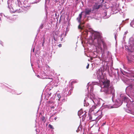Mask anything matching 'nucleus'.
I'll return each mask as SVG.
<instances>
[{
  "mask_svg": "<svg viewBox=\"0 0 134 134\" xmlns=\"http://www.w3.org/2000/svg\"><path fill=\"white\" fill-rule=\"evenodd\" d=\"M83 12H81V13L79 14V17L77 18V19L78 22L80 23L78 26V28L79 29L81 30H82L83 28L84 25H82L83 24V23H81V20L82 18V13Z\"/></svg>",
  "mask_w": 134,
  "mask_h": 134,
  "instance_id": "7ed1b4c3",
  "label": "nucleus"
},
{
  "mask_svg": "<svg viewBox=\"0 0 134 134\" xmlns=\"http://www.w3.org/2000/svg\"><path fill=\"white\" fill-rule=\"evenodd\" d=\"M80 127H79V129Z\"/></svg>",
  "mask_w": 134,
  "mask_h": 134,
  "instance_id": "473e14b6",
  "label": "nucleus"
},
{
  "mask_svg": "<svg viewBox=\"0 0 134 134\" xmlns=\"http://www.w3.org/2000/svg\"><path fill=\"white\" fill-rule=\"evenodd\" d=\"M91 12V9H86L85 12V14L86 15H88L90 14Z\"/></svg>",
  "mask_w": 134,
  "mask_h": 134,
  "instance_id": "39448f33",
  "label": "nucleus"
},
{
  "mask_svg": "<svg viewBox=\"0 0 134 134\" xmlns=\"http://www.w3.org/2000/svg\"><path fill=\"white\" fill-rule=\"evenodd\" d=\"M103 46H104H104H105V44H104V43H103Z\"/></svg>",
  "mask_w": 134,
  "mask_h": 134,
  "instance_id": "393cba45",
  "label": "nucleus"
},
{
  "mask_svg": "<svg viewBox=\"0 0 134 134\" xmlns=\"http://www.w3.org/2000/svg\"><path fill=\"white\" fill-rule=\"evenodd\" d=\"M90 119H92V118H91V117H90Z\"/></svg>",
  "mask_w": 134,
  "mask_h": 134,
  "instance_id": "bb28decb",
  "label": "nucleus"
},
{
  "mask_svg": "<svg viewBox=\"0 0 134 134\" xmlns=\"http://www.w3.org/2000/svg\"><path fill=\"white\" fill-rule=\"evenodd\" d=\"M83 47H84V45H83Z\"/></svg>",
  "mask_w": 134,
  "mask_h": 134,
  "instance_id": "2f4dec72",
  "label": "nucleus"
},
{
  "mask_svg": "<svg viewBox=\"0 0 134 134\" xmlns=\"http://www.w3.org/2000/svg\"><path fill=\"white\" fill-rule=\"evenodd\" d=\"M83 35H82L81 36V39L82 40L81 43H82V44H83V40H82V39H83Z\"/></svg>",
  "mask_w": 134,
  "mask_h": 134,
  "instance_id": "2eb2a0df",
  "label": "nucleus"
},
{
  "mask_svg": "<svg viewBox=\"0 0 134 134\" xmlns=\"http://www.w3.org/2000/svg\"><path fill=\"white\" fill-rule=\"evenodd\" d=\"M133 77H134V75L133 76Z\"/></svg>",
  "mask_w": 134,
  "mask_h": 134,
  "instance_id": "72a5a7b5",
  "label": "nucleus"
},
{
  "mask_svg": "<svg viewBox=\"0 0 134 134\" xmlns=\"http://www.w3.org/2000/svg\"><path fill=\"white\" fill-rule=\"evenodd\" d=\"M43 25H42V27H43Z\"/></svg>",
  "mask_w": 134,
  "mask_h": 134,
  "instance_id": "c756f323",
  "label": "nucleus"
},
{
  "mask_svg": "<svg viewBox=\"0 0 134 134\" xmlns=\"http://www.w3.org/2000/svg\"><path fill=\"white\" fill-rule=\"evenodd\" d=\"M104 16L103 17V18L104 19H106L108 17V16H107V12L106 11H105L104 12Z\"/></svg>",
  "mask_w": 134,
  "mask_h": 134,
  "instance_id": "423d86ee",
  "label": "nucleus"
},
{
  "mask_svg": "<svg viewBox=\"0 0 134 134\" xmlns=\"http://www.w3.org/2000/svg\"><path fill=\"white\" fill-rule=\"evenodd\" d=\"M57 119V117H55L54 118V119L55 120H56Z\"/></svg>",
  "mask_w": 134,
  "mask_h": 134,
  "instance_id": "5701e85b",
  "label": "nucleus"
},
{
  "mask_svg": "<svg viewBox=\"0 0 134 134\" xmlns=\"http://www.w3.org/2000/svg\"><path fill=\"white\" fill-rule=\"evenodd\" d=\"M129 54H130L132 55H133V56H134V55H133V52L132 51H130V52H129Z\"/></svg>",
  "mask_w": 134,
  "mask_h": 134,
  "instance_id": "4468645a",
  "label": "nucleus"
},
{
  "mask_svg": "<svg viewBox=\"0 0 134 134\" xmlns=\"http://www.w3.org/2000/svg\"><path fill=\"white\" fill-rule=\"evenodd\" d=\"M132 114H133L134 115V111L132 112Z\"/></svg>",
  "mask_w": 134,
  "mask_h": 134,
  "instance_id": "b1692460",
  "label": "nucleus"
},
{
  "mask_svg": "<svg viewBox=\"0 0 134 134\" xmlns=\"http://www.w3.org/2000/svg\"><path fill=\"white\" fill-rule=\"evenodd\" d=\"M127 98L125 96L122 94L120 95V98L118 99L116 102V103L119 106L121 105L123 101H125L126 100Z\"/></svg>",
  "mask_w": 134,
  "mask_h": 134,
  "instance_id": "f03ea898",
  "label": "nucleus"
},
{
  "mask_svg": "<svg viewBox=\"0 0 134 134\" xmlns=\"http://www.w3.org/2000/svg\"><path fill=\"white\" fill-rule=\"evenodd\" d=\"M89 104L88 103H86V102L84 100V106H87L89 105Z\"/></svg>",
  "mask_w": 134,
  "mask_h": 134,
  "instance_id": "1a4fd4ad",
  "label": "nucleus"
},
{
  "mask_svg": "<svg viewBox=\"0 0 134 134\" xmlns=\"http://www.w3.org/2000/svg\"><path fill=\"white\" fill-rule=\"evenodd\" d=\"M128 60H129V61L130 62L132 61V60H129L128 58Z\"/></svg>",
  "mask_w": 134,
  "mask_h": 134,
  "instance_id": "4be33fe9",
  "label": "nucleus"
},
{
  "mask_svg": "<svg viewBox=\"0 0 134 134\" xmlns=\"http://www.w3.org/2000/svg\"><path fill=\"white\" fill-rule=\"evenodd\" d=\"M102 90L107 94L113 93L114 90L113 88L111 86L110 87V81L108 80H105L102 82Z\"/></svg>",
  "mask_w": 134,
  "mask_h": 134,
  "instance_id": "f257e3e1",
  "label": "nucleus"
},
{
  "mask_svg": "<svg viewBox=\"0 0 134 134\" xmlns=\"http://www.w3.org/2000/svg\"><path fill=\"white\" fill-rule=\"evenodd\" d=\"M102 7V5L101 4L98 5L97 4H96L94 6L93 8L94 9H98Z\"/></svg>",
  "mask_w": 134,
  "mask_h": 134,
  "instance_id": "20e7f679",
  "label": "nucleus"
},
{
  "mask_svg": "<svg viewBox=\"0 0 134 134\" xmlns=\"http://www.w3.org/2000/svg\"><path fill=\"white\" fill-rule=\"evenodd\" d=\"M45 119V117L44 116H42L41 118V120L42 121H44Z\"/></svg>",
  "mask_w": 134,
  "mask_h": 134,
  "instance_id": "9d476101",
  "label": "nucleus"
},
{
  "mask_svg": "<svg viewBox=\"0 0 134 134\" xmlns=\"http://www.w3.org/2000/svg\"><path fill=\"white\" fill-rule=\"evenodd\" d=\"M134 23V21H132V22H131V23L130 24V25H131V24L133 23Z\"/></svg>",
  "mask_w": 134,
  "mask_h": 134,
  "instance_id": "412c9836",
  "label": "nucleus"
},
{
  "mask_svg": "<svg viewBox=\"0 0 134 134\" xmlns=\"http://www.w3.org/2000/svg\"><path fill=\"white\" fill-rule=\"evenodd\" d=\"M105 123H103V125H105Z\"/></svg>",
  "mask_w": 134,
  "mask_h": 134,
  "instance_id": "c85d7f7f",
  "label": "nucleus"
},
{
  "mask_svg": "<svg viewBox=\"0 0 134 134\" xmlns=\"http://www.w3.org/2000/svg\"><path fill=\"white\" fill-rule=\"evenodd\" d=\"M85 32H86V34H87V35L88 34V31H87H87H85Z\"/></svg>",
  "mask_w": 134,
  "mask_h": 134,
  "instance_id": "a211bd4d",
  "label": "nucleus"
},
{
  "mask_svg": "<svg viewBox=\"0 0 134 134\" xmlns=\"http://www.w3.org/2000/svg\"><path fill=\"white\" fill-rule=\"evenodd\" d=\"M89 64H87V66L86 67V68L87 69H88V68L89 67Z\"/></svg>",
  "mask_w": 134,
  "mask_h": 134,
  "instance_id": "dca6fc26",
  "label": "nucleus"
},
{
  "mask_svg": "<svg viewBox=\"0 0 134 134\" xmlns=\"http://www.w3.org/2000/svg\"><path fill=\"white\" fill-rule=\"evenodd\" d=\"M83 112L82 110H80L78 111V115L80 116V115H81V114L83 113Z\"/></svg>",
  "mask_w": 134,
  "mask_h": 134,
  "instance_id": "0eeeda50",
  "label": "nucleus"
},
{
  "mask_svg": "<svg viewBox=\"0 0 134 134\" xmlns=\"http://www.w3.org/2000/svg\"><path fill=\"white\" fill-rule=\"evenodd\" d=\"M77 83V81H72L71 82V84L72 85V84L74 83Z\"/></svg>",
  "mask_w": 134,
  "mask_h": 134,
  "instance_id": "9b49d317",
  "label": "nucleus"
},
{
  "mask_svg": "<svg viewBox=\"0 0 134 134\" xmlns=\"http://www.w3.org/2000/svg\"><path fill=\"white\" fill-rule=\"evenodd\" d=\"M94 119H93V120H92V121H94Z\"/></svg>",
  "mask_w": 134,
  "mask_h": 134,
  "instance_id": "7c9ffc66",
  "label": "nucleus"
},
{
  "mask_svg": "<svg viewBox=\"0 0 134 134\" xmlns=\"http://www.w3.org/2000/svg\"><path fill=\"white\" fill-rule=\"evenodd\" d=\"M53 38H54V40L55 41H56L57 40V39H56L54 37Z\"/></svg>",
  "mask_w": 134,
  "mask_h": 134,
  "instance_id": "6ab92c4d",
  "label": "nucleus"
},
{
  "mask_svg": "<svg viewBox=\"0 0 134 134\" xmlns=\"http://www.w3.org/2000/svg\"><path fill=\"white\" fill-rule=\"evenodd\" d=\"M98 112H100V113H102V112H101L100 111H99Z\"/></svg>",
  "mask_w": 134,
  "mask_h": 134,
  "instance_id": "a878e982",
  "label": "nucleus"
},
{
  "mask_svg": "<svg viewBox=\"0 0 134 134\" xmlns=\"http://www.w3.org/2000/svg\"><path fill=\"white\" fill-rule=\"evenodd\" d=\"M57 96L59 98L58 100L60 101V99L61 98V96L60 94H58Z\"/></svg>",
  "mask_w": 134,
  "mask_h": 134,
  "instance_id": "ddd939ff",
  "label": "nucleus"
},
{
  "mask_svg": "<svg viewBox=\"0 0 134 134\" xmlns=\"http://www.w3.org/2000/svg\"><path fill=\"white\" fill-rule=\"evenodd\" d=\"M58 46L59 47H60L62 46V44H60L58 45Z\"/></svg>",
  "mask_w": 134,
  "mask_h": 134,
  "instance_id": "f3484780",
  "label": "nucleus"
},
{
  "mask_svg": "<svg viewBox=\"0 0 134 134\" xmlns=\"http://www.w3.org/2000/svg\"><path fill=\"white\" fill-rule=\"evenodd\" d=\"M51 79V81H52V79Z\"/></svg>",
  "mask_w": 134,
  "mask_h": 134,
  "instance_id": "cd10ccee",
  "label": "nucleus"
},
{
  "mask_svg": "<svg viewBox=\"0 0 134 134\" xmlns=\"http://www.w3.org/2000/svg\"><path fill=\"white\" fill-rule=\"evenodd\" d=\"M133 87V86L132 85H130L129 86L127 87V88H129L130 90L132 89V87Z\"/></svg>",
  "mask_w": 134,
  "mask_h": 134,
  "instance_id": "6e6552de",
  "label": "nucleus"
},
{
  "mask_svg": "<svg viewBox=\"0 0 134 134\" xmlns=\"http://www.w3.org/2000/svg\"><path fill=\"white\" fill-rule=\"evenodd\" d=\"M48 127L51 129H53L54 128H53V126L51 125V124H49L48 125Z\"/></svg>",
  "mask_w": 134,
  "mask_h": 134,
  "instance_id": "f8f14e48",
  "label": "nucleus"
},
{
  "mask_svg": "<svg viewBox=\"0 0 134 134\" xmlns=\"http://www.w3.org/2000/svg\"><path fill=\"white\" fill-rule=\"evenodd\" d=\"M46 67L47 68H49V66L48 65H47V66H46Z\"/></svg>",
  "mask_w": 134,
  "mask_h": 134,
  "instance_id": "aec40b11",
  "label": "nucleus"
}]
</instances>
